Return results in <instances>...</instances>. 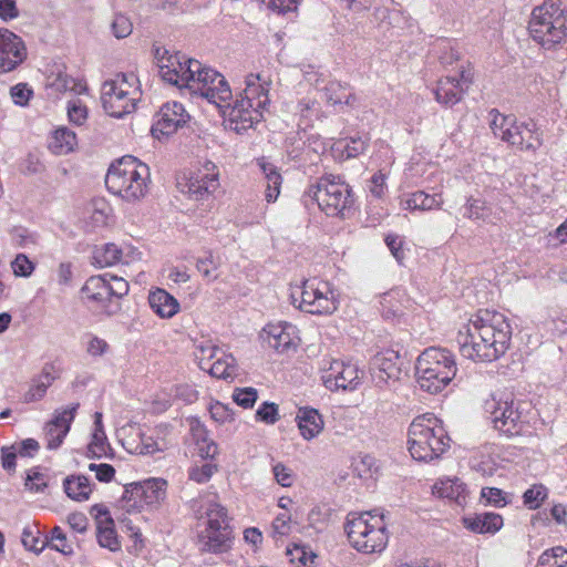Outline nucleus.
I'll use <instances>...</instances> for the list:
<instances>
[{
    "mask_svg": "<svg viewBox=\"0 0 567 567\" xmlns=\"http://www.w3.org/2000/svg\"><path fill=\"white\" fill-rule=\"evenodd\" d=\"M245 84L244 91L230 105L229 100L233 93L225 76L202 65V70L198 71L187 90L194 95L206 99L217 107L221 109L225 105L228 109V127L241 133L264 118V112L270 103L271 80L262 78L259 73H250L246 76Z\"/></svg>",
    "mask_w": 567,
    "mask_h": 567,
    "instance_id": "f257e3e1",
    "label": "nucleus"
},
{
    "mask_svg": "<svg viewBox=\"0 0 567 567\" xmlns=\"http://www.w3.org/2000/svg\"><path fill=\"white\" fill-rule=\"evenodd\" d=\"M512 328L505 316L480 310L457 332L456 342L462 357L474 362H493L506 353Z\"/></svg>",
    "mask_w": 567,
    "mask_h": 567,
    "instance_id": "f03ea898",
    "label": "nucleus"
},
{
    "mask_svg": "<svg viewBox=\"0 0 567 567\" xmlns=\"http://www.w3.org/2000/svg\"><path fill=\"white\" fill-rule=\"evenodd\" d=\"M150 167L134 156H123L113 163L105 176L110 193L127 203H137L148 193Z\"/></svg>",
    "mask_w": 567,
    "mask_h": 567,
    "instance_id": "7ed1b4c3",
    "label": "nucleus"
},
{
    "mask_svg": "<svg viewBox=\"0 0 567 567\" xmlns=\"http://www.w3.org/2000/svg\"><path fill=\"white\" fill-rule=\"evenodd\" d=\"M408 436L411 456L423 462L439 458L451 442L442 421L433 414L415 417L409 426Z\"/></svg>",
    "mask_w": 567,
    "mask_h": 567,
    "instance_id": "20e7f679",
    "label": "nucleus"
},
{
    "mask_svg": "<svg viewBox=\"0 0 567 567\" xmlns=\"http://www.w3.org/2000/svg\"><path fill=\"white\" fill-rule=\"evenodd\" d=\"M388 523L379 509L349 514L344 529L350 544L364 554L381 553L388 545Z\"/></svg>",
    "mask_w": 567,
    "mask_h": 567,
    "instance_id": "39448f33",
    "label": "nucleus"
},
{
    "mask_svg": "<svg viewBox=\"0 0 567 567\" xmlns=\"http://www.w3.org/2000/svg\"><path fill=\"white\" fill-rule=\"evenodd\" d=\"M456 372L455 355L447 349L430 347L416 360V381L423 391L432 394L445 389Z\"/></svg>",
    "mask_w": 567,
    "mask_h": 567,
    "instance_id": "423d86ee",
    "label": "nucleus"
},
{
    "mask_svg": "<svg viewBox=\"0 0 567 567\" xmlns=\"http://www.w3.org/2000/svg\"><path fill=\"white\" fill-rule=\"evenodd\" d=\"M527 406L508 391H496L484 402L494 427L508 436L520 435L528 427Z\"/></svg>",
    "mask_w": 567,
    "mask_h": 567,
    "instance_id": "0eeeda50",
    "label": "nucleus"
},
{
    "mask_svg": "<svg viewBox=\"0 0 567 567\" xmlns=\"http://www.w3.org/2000/svg\"><path fill=\"white\" fill-rule=\"evenodd\" d=\"M489 127L496 138L522 152L535 153L543 145V132L532 121L520 122L498 110L489 112Z\"/></svg>",
    "mask_w": 567,
    "mask_h": 567,
    "instance_id": "6e6552de",
    "label": "nucleus"
},
{
    "mask_svg": "<svg viewBox=\"0 0 567 567\" xmlns=\"http://www.w3.org/2000/svg\"><path fill=\"white\" fill-rule=\"evenodd\" d=\"M141 95L137 76L133 73H120L104 82L101 100L109 115L122 117L135 110Z\"/></svg>",
    "mask_w": 567,
    "mask_h": 567,
    "instance_id": "1a4fd4ad",
    "label": "nucleus"
},
{
    "mask_svg": "<svg viewBox=\"0 0 567 567\" xmlns=\"http://www.w3.org/2000/svg\"><path fill=\"white\" fill-rule=\"evenodd\" d=\"M532 38L545 49H551L567 37V17L555 3L536 7L528 23Z\"/></svg>",
    "mask_w": 567,
    "mask_h": 567,
    "instance_id": "9d476101",
    "label": "nucleus"
},
{
    "mask_svg": "<svg viewBox=\"0 0 567 567\" xmlns=\"http://www.w3.org/2000/svg\"><path fill=\"white\" fill-rule=\"evenodd\" d=\"M291 302L302 311L312 315H331L338 308V302L330 284L317 278L303 281L290 293Z\"/></svg>",
    "mask_w": 567,
    "mask_h": 567,
    "instance_id": "9b49d317",
    "label": "nucleus"
},
{
    "mask_svg": "<svg viewBox=\"0 0 567 567\" xmlns=\"http://www.w3.org/2000/svg\"><path fill=\"white\" fill-rule=\"evenodd\" d=\"M154 56L162 79L178 87L188 89L203 65L199 61L188 59L179 52L171 54L165 48H156Z\"/></svg>",
    "mask_w": 567,
    "mask_h": 567,
    "instance_id": "f8f14e48",
    "label": "nucleus"
},
{
    "mask_svg": "<svg viewBox=\"0 0 567 567\" xmlns=\"http://www.w3.org/2000/svg\"><path fill=\"white\" fill-rule=\"evenodd\" d=\"M322 212L328 216H343L353 204L351 188L339 177H322L310 189Z\"/></svg>",
    "mask_w": 567,
    "mask_h": 567,
    "instance_id": "ddd939ff",
    "label": "nucleus"
},
{
    "mask_svg": "<svg viewBox=\"0 0 567 567\" xmlns=\"http://www.w3.org/2000/svg\"><path fill=\"white\" fill-rule=\"evenodd\" d=\"M178 185L189 199L205 202L219 188V169L215 163L206 161L185 183Z\"/></svg>",
    "mask_w": 567,
    "mask_h": 567,
    "instance_id": "4468645a",
    "label": "nucleus"
},
{
    "mask_svg": "<svg viewBox=\"0 0 567 567\" xmlns=\"http://www.w3.org/2000/svg\"><path fill=\"white\" fill-rule=\"evenodd\" d=\"M474 72L468 62L462 64L457 75H447L437 81L434 90L437 103L445 106L457 104L473 83Z\"/></svg>",
    "mask_w": 567,
    "mask_h": 567,
    "instance_id": "2eb2a0df",
    "label": "nucleus"
},
{
    "mask_svg": "<svg viewBox=\"0 0 567 567\" xmlns=\"http://www.w3.org/2000/svg\"><path fill=\"white\" fill-rule=\"evenodd\" d=\"M321 380L330 391H353L361 383V372L351 361L333 359L322 369Z\"/></svg>",
    "mask_w": 567,
    "mask_h": 567,
    "instance_id": "dca6fc26",
    "label": "nucleus"
},
{
    "mask_svg": "<svg viewBox=\"0 0 567 567\" xmlns=\"http://www.w3.org/2000/svg\"><path fill=\"white\" fill-rule=\"evenodd\" d=\"M79 406V403H73L54 411L52 420L44 426V440L48 450H56L60 447L70 431L71 423L75 417Z\"/></svg>",
    "mask_w": 567,
    "mask_h": 567,
    "instance_id": "f3484780",
    "label": "nucleus"
},
{
    "mask_svg": "<svg viewBox=\"0 0 567 567\" xmlns=\"http://www.w3.org/2000/svg\"><path fill=\"white\" fill-rule=\"evenodd\" d=\"M189 118L183 104L168 102L157 113V120L152 126V134L155 138L167 137L185 125Z\"/></svg>",
    "mask_w": 567,
    "mask_h": 567,
    "instance_id": "a211bd4d",
    "label": "nucleus"
},
{
    "mask_svg": "<svg viewBox=\"0 0 567 567\" xmlns=\"http://www.w3.org/2000/svg\"><path fill=\"white\" fill-rule=\"evenodd\" d=\"M27 56L21 38L8 29H0V73L16 69Z\"/></svg>",
    "mask_w": 567,
    "mask_h": 567,
    "instance_id": "6ab92c4d",
    "label": "nucleus"
},
{
    "mask_svg": "<svg viewBox=\"0 0 567 567\" xmlns=\"http://www.w3.org/2000/svg\"><path fill=\"white\" fill-rule=\"evenodd\" d=\"M402 364L403 360L398 351L388 349L378 352L371 361L377 383L399 380L402 373Z\"/></svg>",
    "mask_w": 567,
    "mask_h": 567,
    "instance_id": "aec40b11",
    "label": "nucleus"
},
{
    "mask_svg": "<svg viewBox=\"0 0 567 567\" xmlns=\"http://www.w3.org/2000/svg\"><path fill=\"white\" fill-rule=\"evenodd\" d=\"M138 441L126 439L125 449L133 454L153 455L157 452H165L171 447V441L166 437L165 431L158 429L153 433H138Z\"/></svg>",
    "mask_w": 567,
    "mask_h": 567,
    "instance_id": "412c9836",
    "label": "nucleus"
},
{
    "mask_svg": "<svg viewBox=\"0 0 567 567\" xmlns=\"http://www.w3.org/2000/svg\"><path fill=\"white\" fill-rule=\"evenodd\" d=\"M58 378L59 371L55 365L53 363H45L41 372L32 378L29 389L23 394V402L33 403L41 401L45 396L48 389Z\"/></svg>",
    "mask_w": 567,
    "mask_h": 567,
    "instance_id": "4be33fe9",
    "label": "nucleus"
},
{
    "mask_svg": "<svg viewBox=\"0 0 567 567\" xmlns=\"http://www.w3.org/2000/svg\"><path fill=\"white\" fill-rule=\"evenodd\" d=\"M295 333L296 327L287 322L268 324L264 329L265 341L270 348L278 352H284L291 347H296Z\"/></svg>",
    "mask_w": 567,
    "mask_h": 567,
    "instance_id": "5701e85b",
    "label": "nucleus"
},
{
    "mask_svg": "<svg viewBox=\"0 0 567 567\" xmlns=\"http://www.w3.org/2000/svg\"><path fill=\"white\" fill-rule=\"evenodd\" d=\"M81 292L83 299L95 303L107 315L113 313V311L107 309V302L110 301V298L107 292L106 275L90 277L82 287Z\"/></svg>",
    "mask_w": 567,
    "mask_h": 567,
    "instance_id": "b1692460",
    "label": "nucleus"
},
{
    "mask_svg": "<svg viewBox=\"0 0 567 567\" xmlns=\"http://www.w3.org/2000/svg\"><path fill=\"white\" fill-rule=\"evenodd\" d=\"M200 550L224 553L230 547V530L226 527L205 528L199 536Z\"/></svg>",
    "mask_w": 567,
    "mask_h": 567,
    "instance_id": "393cba45",
    "label": "nucleus"
},
{
    "mask_svg": "<svg viewBox=\"0 0 567 567\" xmlns=\"http://www.w3.org/2000/svg\"><path fill=\"white\" fill-rule=\"evenodd\" d=\"M296 421L301 436L307 441L317 437L324 429L322 415L313 408H300Z\"/></svg>",
    "mask_w": 567,
    "mask_h": 567,
    "instance_id": "a878e982",
    "label": "nucleus"
},
{
    "mask_svg": "<svg viewBox=\"0 0 567 567\" xmlns=\"http://www.w3.org/2000/svg\"><path fill=\"white\" fill-rule=\"evenodd\" d=\"M148 303L151 309L162 319L173 318L181 309L177 299L162 288L150 291Z\"/></svg>",
    "mask_w": 567,
    "mask_h": 567,
    "instance_id": "bb28decb",
    "label": "nucleus"
},
{
    "mask_svg": "<svg viewBox=\"0 0 567 567\" xmlns=\"http://www.w3.org/2000/svg\"><path fill=\"white\" fill-rule=\"evenodd\" d=\"M503 517L496 513H481L463 518V525L476 534H495L503 527Z\"/></svg>",
    "mask_w": 567,
    "mask_h": 567,
    "instance_id": "cd10ccee",
    "label": "nucleus"
},
{
    "mask_svg": "<svg viewBox=\"0 0 567 567\" xmlns=\"http://www.w3.org/2000/svg\"><path fill=\"white\" fill-rule=\"evenodd\" d=\"M443 203V196L441 193L430 195L423 190H417L409 194L402 205L404 209L432 210L441 209Z\"/></svg>",
    "mask_w": 567,
    "mask_h": 567,
    "instance_id": "c85d7f7f",
    "label": "nucleus"
},
{
    "mask_svg": "<svg viewBox=\"0 0 567 567\" xmlns=\"http://www.w3.org/2000/svg\"><path fill=\"white\" fill-rule=\"evenodd\" d=\"M166 482L159 478H153L137 484L133 487L132 494L147 505L158 503L165 497Z\"/></svg>",
    "mask_w": 567,
    "mask_h": 567,
    "instance_id": "c756f323",
    "label": "nucleus"
},
{
    "mask_svg": "<svg viewBox=\"0 0 567 567\" xmlns=\"http://www.w3.org/2000/svg\"><path fill=\"white\" fill-rule=\"evenodd\" d=\"M433 494L441 498H447L458 505L465 503V485L458 478H444L433 486Z\"/></svg>",
    "mask_w": 567,
    "mask_h": 567,
    "instance_id": "7c9ffc66",
    "label": "nucleus"
},
{
    "mask_svg": "<svg viewBox=\"0 0 567 567\" xmlns=\"http://www.w3.org/2000/svg\"><path fill=\"white\" fill-rule=\"evenodd\" d=\"M76 135L68 127L56 128L49 143L50 150L56 155H65L76 146Z\"/></svg>",
    "mask_w": 567,
    "mask_h": 567,
    "instance_id": "2f4dec72",
    "label": "nucleus"
},
{
    "mask_svg": "<svg viewBox=\"0 0 567 567\" xmlns=\"http://www.w3.org/2000/svg\"><path fill=\"white\" fill-rule=\"evenodd\" d=\"M96 538L101 547L107 548L111 551H117L121 548L114 527V520L111 517L97 519Z\"/></svg>",
    "mask_w": 567,
    "mask_h": 567,
    "instance_id": "473e14b6",
    "label": "nucleus"
},
{
    "mask_svg": "<svg viewBox=\"0 0 567 567\" xmlns=\"http://www.w3.org/2000/svg\"><path fill=\"white\" fill-rule=\"evenodd\" d=\"M94 259L100 267H110L117 262L128 264L127 256L115 244H106L102 248L96 249Z\"/></svg>",
    "mask_w": 567,
    "mask_h": 567,
    "instance_id": "72a5a7b5",
    "label": "nucleus"
},
{
    "mask_svg": "<svg viewBox=\"0 0 567 567\" xmlns=\"http://www.w3.org/2000/svg\"><path fill=\"white\" fill-rule=\"evenodd\" d=\"M262 173L266 178V190L265 197L268 203H274L277 200L280 194V187L282 184V177L278 172L277 167L269 163H262L261 165Z\"/></svg>",
    "mask_w": 567,
    "mask_h": 567,
    "instance_id": "f704fd0d",
    "label": "nucleus"
},
{
    "mask_svg": "<svg viewBox=\"0 0 567 567\" xmlns=\"http://www.w3.org/2000/svg\"><path fill=\"white\" fill-rule=\"evenodd\" d=\"M64 491L70 498L79 502L87 499L92 492L90 481L85 476L66 477Z\"/></svg>",
    "mask_w": 567,
    "mask_h": 567,
    "instance_id": "c9c22d12",
    "label": "nucleus"
},
{
    "mask_svg": "<svg viewBox=\"0 0 567 567\" xmlns=\"http://www.w3.org/2000/svg\"><path fill=\"white\" fill-rule=\"evenodd\" d=\"M210 364L207 371L212 377L217 379L234 378L236 374L235 358L229 354L220 353Z\"/></svg>",
    "mask_w": 567,
    "mask_h": 567,
    "instance_id": "e433bc0d",
    "label": "nucleus"
},
{
    "mask_svg": "<svg viewBox=\"0 0 567 567\" xmlns=\"http://www.w3.org/2000/svg\"><path fill=\"white\" fill-rule=\"evenodd\" d=\"M471 468L482 476H492L497 470V460L486 447L484 451H480L471 458Z\"/></svg>",
    "mask_w": 567,
    "mask_h": 567,
    "instance_id": "4c0bfd02",
    "label": "nucleus"
},
{
    "mask_svg": "<svg viewBox=\"0 0 567 567\" xmlns=\"http://www.w3.org/2000/svg\"><path fill=\"white\" fill-rule=\"evenodd\" d=\"M49 86L55 92H74L75 94H83L86 91V85L82 81L69 76L66 73L59 72L50 82Z\"/></svg>",
    "mask_w": 567,
    "mask_h": 567,
    "instance_id": "58836bf2",
    "label": "nucleus"
},
{
    "mask_svg": "<svg viewBox=\"0 0 567 567\" xmlns=\"http://www.w3.org/2000/svg\"><path fill=\"white\" fill-rule=\"evenodd\" d=\"M204 516L206 517V528L228 526L226 509L218 503L207 502L200 517Z\"/></svg>",
    "mask_w": 567,
    "mask_h": 567,
    "instance_id": "ea45409f",
    "label": "nucleus"
},
{
    "mask_svg": "<svg viewBox=\"0 0 567 567\" xmlns=\"http://www.w3.org/2000/svg\"><path fill=\"white\" fill-rule=\"evenodd\" d=\"M89 219L94 227H101L107 224L112 208L103 198L94 199L89 207Z\"/></svg>",
    "mask_w": 567,
    "mask_h": 567,
    "instance_id": "a19ab883",
    "label": "nucleus"
},
{
    "mask_svg": "<svg viewBox=\"0 0 567 567\" xmlns=\"http://www.w3.org/2000/svg\"><path fill=\"white\" fill-rule=\"evenodd\" d=\"M536 567H567V549L557 546L545 550L539 556Z\"/></svg>",
    "mask_w": 567,
    "mask_h": 567,
    "instance_id": "79ce46f5",
    "label": "nucleus"
},
{
    "mask_svg": "<svg viewBox=\"0 0 567 567\" xmlns=\"http://www.w3.org/2000/svg\"><path fill=\"white\" fill-rule=\"evenodd\" d=\"M111 451L104 430L94 431L87 445V456L92 458L109 457Z\"/></svg>",
    "mask_w": 567,
    "mask_h": 567,
    "instance_id": "37998d69",
    "label": "nucleus"
},
{
    "mask_svg": "<svg viewBox=\"0 0 567 567\" xmlns=\"http://www.w3.org/2000/svg\"><path fill=\"white\" fill-rule=\"evenodd\" d=\"M219 350L210 341L200 342L196 346L195 357L198 361L202 370L208 369V364L212 363L218 355Z\"/></svg>",
    "mask_w": 567,
    "mask_h": 567,
    "instance_id": "c03bdc74",
    "label": "nucleus"
},
{
    "mask_svg": "<svg viewBox=\"0 0 567 567\" xmlns=\"http://www.w3.org/2000/svg\"><path fill=\"white\" fill-rule=\"evenodd\" d=\"M195 266L198 272L208 281L217 279L216 270L219 267V262L214 258L212 252H207L204 257L197 258Z\"/></svg>",
    "mask_w": 567,
    "mask_h": 567,
    "instance_id": "a18cd8bd",
    "label": "nucleus"
},
{
    "mask_svg": "<svg viewBox=\"0 0 567 567\" xmlns=\"http://www.w3.org/2000/svg\"><path fill=\"white\" fill-rule=\"evenodd\" d=\"M481 499L485 502V505L495 507H503L508 503L507 495L496 487H483L481 491Z\"/></svg>",
    "mask_w": 567,
    "mask_h": 567,
    "instance_id": "49530a36",
    "label": "nucleus"
},
{
    "mask_svg": "<svg viewBox=\"0 0 567 567\" xmlns=\"http://www.w3.org/2000/svg\"><path fill=\"white\" fill-rule=\"evenodd\" d=\"M35 265L24 255L18 254L11 261V269L17 277H30L34 271Z\"/></svg>",
    "mask_w": 567,
    "mask_h": 567,
    "instance_id": "de8ad7c7",
    "label": "nucleus"
},
{
    "mask_svg": "<svg viewBox=\"0 0 567 567\" xmlns=\"http://www.w3.org/2000/svg\"><path fill=\"white\" fill-rule=\"evenodd\" d=\"M9 94L16 105L25 106L32 97L33 91L27 83H18L10 87Z\"/></svg>",
    "mask_w": 567,
    "mask_h": 567,
    "instance_id": "09e8293b",
    "label": "nucleus"
},
{
    "mask_svg": "<svg viewBox=\"0 0 567 567\" xmlns=\"http://www.w3.org/2000/svg\"><path fill=\"white\" fill-rule=\"evenodd\" d=\"M547 496L543 485H534L524 493V503L530 509L538 508Z\"/></svg>",
    "mask_w": 567,
    "mask_h": 567,
    "instance_id": "8fccbe9b",
    "label": "nucleus"
},
{
    "mask_svg": "<svg viewBox=\"0 0 567 567\" xmlns=\"http://www.w3.org/2000/svg\"><path fill=\"white\" fill-rule=\"evenodd\" d=\"M106 285L110 299L112 297L123 298L127 295L130 289L128 282L125 279L116 276L106 275Z\"/></svg>",
    "mask_w": 567,
    "mask_h": 567,
    "instance_id": "3c124183",
    "label": "nucleus"
},
{
    "mask_svg": "<svg viewBox=\"0 0 567 567\" xmlns=\"http://www.w3.org/2000/svg\"><path fill=\"white\" fill-rule=\"evenodd\" d=\"M368 189L374 198H383L388 192L386 175L381 171L373 174L369 182Z\"/></svg>",
    "mask_w": 567,
    "mask_h": 567,
    "instance_id": "603ef678",
    "label": "nucleus"
},
{
    "mask_svg": "<svg viewBox=\"0 0 567 567\" xmlns=\"http://www.w3.org/2000/svg\"><path fill=\"white\" fill-rule=\"evenodd\" d=\"M112 33L117 39H123L132 33L133 25L124 14H115L111 23Z\"/></svg>",
    "mask_w": 567,
    "mask_h": 567,
    "instance_id": "864d4df0",
    "label": "nucleus"
},
{
    "mask_svg": "<svg viewBox=\"0 0 567 567\" xmlns=\"http://www.w3.org/2000/svg\"><path fill=\"white\" fill-rule=\"evenodd\" d=\"M257 398L258 393L254 388L236 389L233 393L234 401L244 409L252 408Z\"/></svg>",
    "mask_w": 567,
    "mask_h": 567,
    "instance_id": "5fc2aeb1",
    "label": "nucleus"
},
{
    "mask_svg": "<svg viewBox=\"0 0 567 567\" xmlns=\"http://www.w3.org/2000/svg\"><path fill=\"white\" fill-rule=\"evenodd\" d=\"M464 216L468 219H485L488 216L485 203L476 199L468 198L465 205Z\"/></svg>",
    "mask_w": 567,
    "mask_h": 567,
    "instance_id": "6e6d98bb",
    "label": "nucleus"
},
{
    "mask_svg": "<svg viewBox=\"0 0 567 567\" xmlns=\"http://www.w3.org/2000/svg\"><path fill=\"white\" fill-rule=\"evenodd\" d=\"M68 115L72 123L82 125L87 118L86 106L79 100H72L68 104Z\"/></svg>",
    "mask_w": 567,
    "mask_h": 567,
    "instance_id": "4d7b16f0",
    "label": "nucleus"
},
{
    "mask_svg": "<svg viewBox=\"0 0 567 567\" xmlns=\"http://www.w3.org/2000/svg\"><path fill=\"white\" fill-rule=\"evenodd\" d=\"M172 394L176 400L185 403H194L198 398V392L194 385L188 383L176 384L172 388Z\"/></svg>",
    "mask_w": 567,
    "mask_h": 567,
    "instance_id": "13d9d810",
    "label": "nucleus"
},
{
    "mask_svg": "<svg viewBox=\"0 0 567 567\" xmlns=\"http://www.w3.org/2000/svg\"><path fill=\"white\" fill-rule=\"evenodd\" d=\"M326 100L329 104L337 105L341 104L343 101L349 103V96L342 92V86L340 83L331 82L324 89Z\"/></svg>",
    "mask_w": 567,
    "mask_h": 567,
    "instance_id": "bf43d9fd",
    "label": "nucleus"
},
{
    "mask_svg": "<svg viewBox=\"0 0 567 567\" xmlns=\"http://www.w3.org/2000/svg\"><path fill=\"white\" fill-rule=\"evenodd\" d=\"M298 110L302 117L312 118L318 117L320 113V103L315 97H303L298 103Z\"/></svg>",
    "mask_w": 567,
    "mask_h": 567,
    "instance_id": "052dcab7",
    "label": "nucleus"
},
{
    "mask_svg": "<svg viewBox=\"0 0 567 567\" xmlns=\"http://www.w3.org/2000/svg\"><path fill=\"white\" fill-rule=\"evenodd\" d=\"M256 416L258 420L267 424H274L278 420V405L275 403L264 402L257 410Z\"/></svg>",
    "mask_w": 567,
    "mask_h": 567,
    "instance_id": "680f3d73",
    "label": "nucleus"
},
{
    "mask_svg": "<svg viewBox=\"0 0 567 567\" xmlns=\"http://www.w3.org/2000/svg\"><path fill=\"white\" fill-rule=\"evenodd\" d=\"M215 471V465L205 463L199 467H193L189 472V477L197 483H206L210 480Z\"/></svg>",
    "mask_w": 567,
    "mask_h": 567,
    "instance_id": "e2e57ef3",
    "label": "nucleus"
},
{
    "mask_svg": "<svg viewBox=\"0 0 567 567\" xmlns=\"http://www.w3.org/2000/svg\"><path fill=\"white\" fill-rule=\"evenodd\" d=\"M275 480L278 484L284 487H289L293 483V476L291 470H289L282 463H278L272 468Z\"/></svg>",
    "mask_w": 567,
    "mask_h": 567,
    "instance_id": "0e129e2a",
    "label": "nucleus"
},
{
    "mask_svg": "<svg viewBox=\"0 0 567 567\" xmlns=\"http://www.w3.org/2000/svg\"><path fill=\"white\" fill-rule=\"evenodd\" d=\"M89 470L91 472L95 473V477L100 482H105V483L110 482L115 475L114 467L112 465L105 464V463H102V464L91 463L89 465Z\"/></svg>",
    "mask_w": 567,
    "mask_h": 567,
    "instance_id": "69168bd1",
    "label": "nucleus"
},
{
    "mask_svg": "<svg viewBox=\"0 0 567 567\" xmlns=\"http://www.w3.org/2000/svg\"><path fill=\"white\" fill-rule=\"evenodd\" d=\"M21 542L28 550L40 553L43 549V543L28 528L23 529Z\"/></svg>",
    "mask_w": 567,
    "mask_h": 567,
    "instance_id": "338daca9",
    "label": "nucleus"
},
{
    "mask_svg": "<svg viewBox=\"0 0 567 567\" xmlns=\"http://www.w3.org/2000/svg\"><path fill=\"white\" fill-rule=\"evenodd\" d=\"M367 148V141L361 136L351 137L344 145V150L348 157H355L363 153Z\"/></svg>",
    "mask_w": 567,
    "mask_h": 567,
    "instance_id": "774afa93",
    "label": "nucleus"
}]
</instances>
